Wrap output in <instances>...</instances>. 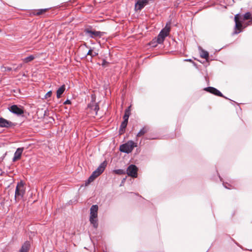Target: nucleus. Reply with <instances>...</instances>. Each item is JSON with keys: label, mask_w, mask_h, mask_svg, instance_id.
<instances>
[{"label": "nucleus", "mask_w": 252, "mask_h": 252, "mask_svg": "<svg viewBox=\"0 0 252 252\" xmlns=\"http://www.w3.org/2000/svg\"><path fill=\"white\" fill-rule=\"evenodd\" d=\"M107 165V162L104 161L102 162L97 168L94 171L92 175L90 176L86 182V184H90L93 182L96 177L99 176L104 170Z\"/></svg>", "instance_id": "nucleus-1"}, {"label": "nucleus", "mask_w": 252, "mask_h": 252, "mask_svg": "<svg viewBox=\"0 0 252 252\" xmlns=\"http://www.w3.org/2000/svg\"><path fill=\"white\" fill-rule=\"evenodd\" d=\"M136 146V143L134 142L133 141L130 140L125 144L121 145L120 147V150L122 152L128 154L131 153L134 148Z\"/></svg>", "instance_id": "nucleus-2"}, {"label": "nucleus", "mask_w": 252, "mask_h": 252, "mask_svg": "<svg viewBox=\"0 0 252 252\" xmlns=\"http://www.w3.org/2000/svg\"><path fill=\"white\" fill-rule=\"evenodd\" d=\"M170 27L168 26L167 24L164 28H163L158 34L157 41L158 44H161L163 42L165 38L168 35Z\"/></svg>", "instance_id": "nucleus-3"}, {"label": "nucleus", "mask_w": 252, "mask_h": 252, "mask_svg": "<svg viewBox=\"0 0 252 252\" xmlns=\"http://www.w3.org/2000/svg\"><path fill=\"white\" fill-rule=\"evenodd\" d=\"M25 193L24 186L22 183H18L16 186L15 192V199L16 200L21 199Z\"/></svg>", "instance_id": "nucleus-4"}, {"label": "nucleus", "mask_w": 252, "mask_h": 252, "mask_svg": "<svg viewBox=\"0 0 252 252\" xmlns=\"http://www.w3.org/2000/svg\"><path fill=\"white\" fill-rule=\"evenodd\" d=\"M241 15L239 14H237L235 15L234 21L235 22V29L236 30L234 32V34H238L241 32V28L242 27V24L241 21H240Z\"/></svg>", "instance_id": "nucleus-5"}, {"label": "nucleus", "mask_w": 252, "mask_h": 252, "mask_svg": "<svg viewBox=\"0 0 252 252\" xmlns=\"http://www.w3.org/2000/svg\"><path fill=\"white\" fill-rule=\"evenodd\" d=\"M137 170L138 169L135 165L131 164L128 167L126 173L129 176L136 178L137 176Z\"/></svg>", "instance_id": "nucleus-6"}, {"label": "nucleus", "mask_w": 252, "mask_h": 252, "mask_svg": "<svg viewBox=\"0 0 252 252\" xmlns=\"http://www.w3.org/2000/svg\"><path fill=\"white\" fill-rule=\"evenodd\" d=\"M88 107L92 111L93 115H97V111L99 110V106L94 100L93 99V100L88 104Z\"/></svg>", "instance_id": "nucleus-7"}, {"label": "nucleus", "mask_w": 252, "mask_h": 252, "mask_svg": "<svg viewBox=\"0 0 252 252\" xmlns=\"http://www.w3.org/2000/svg\"><path fill=\"white\" fill-rule=\"evenodd\" d=\"M149 0H137L135 4V10L140 11L149 3Z\"/></svg>", "instance_id": "nucleus-8"}, {"label": "nucleus", "mask_w": 252, "mask_h": 252, "mask_svg": "<svg viewBox=\"0 0 252 252\" xmlns=\"http://www.w3.org/2000/svg\"><path fill=\"white\" fill-rule=\"evenodd\" d=\"M9 110L12 113L21 115L24 113V110L17 105H13L8 108Z\"/></svg>", "instance_id": "nucleus-9"}, {"label": "nucleus", "mask_w": 252, "mask_h": 252, "mask_svg": "<svg viewBox=\"0 0 252 252\" xmlns=\"http://www.w3.org/2000/svg\"><path fill=\"white\" fill-rule=\"evenodd\" d=\"M85 32L86 33L89 34L90 37L91 38H95L97 37H100L103 35V33L99 31H93L89 30V29L86 30Z\"/></svg>", "instance_id": "nucleus-10"}, {"label": "nucleus", "mask_w": 252, "mask_h": 252, "mask_svg": "<svg viewBox=\"0 0 252 252\" xmlns=\"http://www.w3.org/2000/svg\"><path fill=\"white\" fill-rule=\"evenodd\" d=\"M14 126V124L10 121L7 120L0 118V127H10Z\"/></svg>", "instance_id": "nucleus-11"}, {"label": "nucleus", "mask_w": 252, "mask_h": 252, "mask_svg": "<svg viewBox=\"0 0 252 252\" xmlns=\"http://www.w3.org/2000/svg\"><path fill=\"white\" fill-rule=\"evenodd\" d=\"M204 90L211 94H213L216 95L223 97V95L221 94V93L220 91H219L218 90H217V89H216L214 87H207V88H205L204 89Z\"/></svg>", "instance_id": "nucleus-12"}, {"label": "nucleus", "mask_w": 252, "mask_h": 252, "mask_svg": "<svg viewBox=\"0 0 252 252\" xmlns=\"http://www.w3.org/2000/svg\"><path fill=\"white\" fill-rule=\"evenodd\" d=\"M24 150V148H18L14 153V157L13 158L12 161L13 162L20 159L21 155Z\"/></svg>", "instance_id": "nucleus-13"}, {"label": "nucleus", "mask_w": 252, "mask_h": 252, "mask_svg": "<svg viewBox=\"0 0 252 252\" xmlns=\"http://www.w3.org/2000/svg\"><path fill=\"white\" fill-rule=\"evenodd\" d=\"M98 207L97 205H93L90 209V216L93 218H97Z\"/></svg>", "instance_id": "nucleus-14"}, {"label": "nucleus", "mask_w": 252, "mask_h": 252, "mask_svg": "<svg viewBox=\"0 0 252 252\" xmlns=\"http://www.w3.org/2000/svg\"><path fill=\"white\" fill-rule=\"evenodd\" d=\"M30 244L29 242H26L22 245L18 252H28L29 250Z\"/></svg>", "instance_id": "nucleus-15"}, {"label": "nucleus", "mask_w": 252, "mask_h": 252, "mask_svg": "<svg viewBox=\"0 0 252 252\" xmlns=\"http://www.w3.org/2000/svg\"><path fill=\"white\" fill-rule=\"evenodd\" d=\"M89 220L90 223L93 225L94 227L97 228L98 225L97 218H93L90 217Z\"/></svg>", "instance_id": "nucleus-16"}, {"label": "nucleus", "mask_w": 252, "mask_h": 252, "mask_svg": "<svg viewBox=\"0 0 252 252\" xmlns=\"http://www.w3.org/2000/svg\"><path fill=\"white\" fill-rule=\"evenodd\" d=\"M65 90V86L64 85H62L59 88L57 91V97L59 98L61 97L62 94L63 93Z\"/></svg>", "instance_id": "nucleus-17"}, {"label": "nucleus", "mask_w": 252, "mask_h": 252, "mask_svg": "<svg viewBox=\"0 0 252 252\" xmlns=\"http://www.w3.org/2000/svg\"><path fill=\"white\" fill-rule=\"evenodd\" d=\"M149 128L148 126H145L142 128H141L140 131L137 134V137H141L144 134H145L146 132H147L149 130Z\"/></svg>", "instance_id": "nucleus-18"}, {"label": "nucleus", "mask_w": 252, "mask_h": 252, "mask_svg": "<svg viewBox=\"0 0 252 252\" xmlns=\"http://www.w3.org/2000/svg\"><path fill=\"white\" fill-rule=\"evenodd\" d=\"M127 123L128 122H125V121H123L122 123V124L121 125V126H120V134H122V133H123L124 132L125 128H126V127L127 126Z\"/></svg>", "instance_id": "nucleus-19"}, {"label": "nucleus", "mask_w": 252, "mask_h": 252, "mask_svg": "<svg viewBox=\"0 0 252 252\" xmlns=\"http://www.w3.org/2000/svg\"><path fill=\"white\" fill-rule=\"evenodd\" d=\"M34 59H35V56L34 55H30V56H28V57L23 59L22 61L25 63H28L30 62H32V61H33Z\"/></svg>", "instance_id": "nucleus-20"}, {"label": "nucleus", "mask_w": 252, "mask_h": 252, "mask_svg": "<svg viewBox=\"0 0 252 252\" xmlns=\"http://www.w3.org/2000/svg\"><path fill=\"white\" fill-rule=\"evenodd\" d=\"M200 57L202 58L207 59L209 57V53L207 51L201 50L200 53Z\"/></svg>", "instance_id": "nucleus-21"}, {"label": "nucleus", "mask_w": 252, "mask_h": 252, "mask_svg": "<svg viewBox=\"0 0 252 252\" xmlns=\"http://www.w3.org/2000/svg\"><path fill=\"white\" fill-rule=\"evenodd\" d=\"M248 19H251V21L252 22V16L251 13L249 12L246 13L244 15L243 18V21L248 20Z\"/></svg>", "instance_id": "nucleus-22"}, {"label": "nucleus", "mask_w": 252, "mask_h": 252, "mask_svg": "<svg viewBox=\"0 0 252 252\" xmlns=\"http://www.w3.org/2000/svg\"><path fill=\"white\" fill-rule=\"evenodd\" d=\"M87 55H90L92 57H95L97 55V53L96 52H93V50L92 49H90L89 51L88 52L87 54Z\"/></svg>", "instance_id": "nucleus-23"}, {"label": "nucleus", "mask_w": 252, "mask_h": 252, "mask_svg": "<svg viewBox=\"0 0 252 252\" xmlns=\"http://www.w3.org/2000/svg\"><path fill=\"white\" fill-rule=\"evenodd\" d=\"M130 106H129L127 109H126L125 112V115L129 117L130 115Z\"/></svg>", "instance_id": "nucleus-24"}, {"label": "nucleus", "mask_w": 252, "mask_h": 252, "mask_svg": "<svg viewBox=\"0 0 252 252\" xmlns=\"http://www.w3.org/2000/svg\"><path fill=\"white\" fill-rule=\"evenodd\" d=\"M115 173L118 174H124L125 173V172L122 169H118L115 171Z\"/></svg>", "instance_id": "nucleus-25"}, {"label": "nucleus", "mask_w": 252, "mask_h": 252, "mask_svg": "<svg viewBox=\"0 0 252 252\" xmlns=\"http://www.w3.org/2000/svg\"><path fill=\"white\" fill-rule=\"evenodd\" d=\"M52 94V93L51 91H50L48 92H47L45 95V98H48L51 97Z\"/></svg>", "instance_id": "nucleus-26"}, {"label": "nucleus", "mask_w": 252, "mask_h": 252, "mask_svg": "<svg viewBox=\"0 0 252 252\" xmlns=\"http://www.w3.org/2000/svg\"><path fill=\"white\" fill-rule=\"evenodd\" d=\"M2 68H4V71H10L12 70L11 68V67H4V66H2L1 67Z\"/></svg>", "instance_id": "nucleus-27"}, {"label": "nucleus", "mask_w": 252, "mask_h": 252, "mask_svg": "<svg viewBox=\"0 0 252 252\" xmlns=\"http://www.w3.org/2000/svg\"><path fill=\"white\" fill-rule=\"evenodd\" d=\"M128 118H129L128 117H127V116H126V115H124V116L123 117L124 121L128 122Z\"/></svg>", "instance_id": "nucleus-28"}, {"label": "nucleus", "mask_w": 252, "mask_h": 252, "mask_svg": "<svg viewBox=\"0 0 252 252\" xmlns=\"http://www.w3.org/2000/svg\"><path fill=\"white\" fill-rule=\"evenodd\" d=\"M46 10V9H41L40 10V11L39 12H37V14L38 15H39V14H42L43 12H45Z\"/></svg>", "instance_id": "nucleus-29"}, {"label": "nucleus", "mask_w": 252, "mask_h": 252, "mask_svg": "<svg viewBox=\"0 0 252 252\" xmlns=\"http://www.w3.org/2000/svg\"><path fill=\"white\" fill-rule=\"evenodd\" d=\"M71 104V101L68 99L66 100L64 102V104Z\"/></svg>", "instance_id": "nucleus-30"}, {"label": "nucleus", "mask_w": 252, "mask_h": 252, "mask_svg": "<svg viewBox=\"0 0 252 252\" xmlns=\"http://www.w3.org/2000/svg\"><path fill=\"white\" fill-rule=\"evenodd\" d=\"M22 65L23 64H20L18 65V66L15 68V70H17V69H20V68H21L22 67Z\"/></svg>", "instance_id": "nucleus-31"}, {"label": "nucleus", "mask_w": 252, "mask_h": 252, "mask_svg": "<svg viewBox=\"0 0 252 252\" xmlns=\"http://www.w3.org/2000/svg\"><path fill=\"white\" fill-rule=\"evenodd\" d=\"M106 63H108V62H106L105 60H103V62H102V66H105V64H106Z\"/></svg>", "instance_id": "nucleus-32"}, {"label": "nucleus", "mask_w": 252, "mask_h": 252, "mask_svg": "<svg viewBox=\"0 0 252 252\" xmlns=\"http://www.w3.org/2000/svg\"><path fill=\"white\" fill-rule=\"evenodd\" d=\"M185 61H189V62H191V59H187V60H185Z\"/></svg>", "instance_id": "nucleus-33"}, {"label": "nucleus", "mask_w": 252, "mask_h": 252, "mask_svg": "<svg viewBox=\"0 0 252 252\" xmlns=\"http://www.w3.org/2000/svg\"><path fill=\"white\" fill-rule=\"evenodd\" d=\"M1 32V31L0 30V32Z\"/></svg>", "instance_id": "nucleus-34"}]
</instances>
